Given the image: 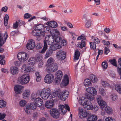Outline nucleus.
<instances>
[{
  "instance_id": "nucleus-20",
  "label": "nucleus",
  "mask_w": 121,
  "mask_h": 121,
  "mask_svg": "<svg viewBox=\"0 0 121 121\" xmlns=\"http://www.w3.org/2000/svg\"><path fill=\"white\" fill-rule=\"evenodd\" d=\"M118 67H117V71L119 75L120 76V78L121 79V58L118 59Z\"/></svg>"
},
{
  "instance_id": "nucleus-24",
  "label": "nucleus",
  "mask_w": 121,
  "mask_h": 121,
  "mask_svg": "<svg viewBox=\"0 0 121 121\" xmlns=\"http://www.w3.org/2000/svg\"><path fill=\"white\" fill-rule=\"evenodd\" d=\"M49 42V41L48 40H46L44 41V45L43 49L40 52L41 53H45L48 48L47 43H48Z\"/></svg>"
},
{
  "instance_id": "nucleus-56",
  "label": "nucleus",
  "mask_w": 121,
  "mask_h": 121,
  "mask_svg": "<svg viewBox=\"0 0 121 121\" xmlns=\"http://www.w3.org/2000/svg\"><path fill=\"white\" fill-rule=\"evenodd\" d=\"M102 65L103 68L104 69H106L108 66L107 64L106 61L103 62L102 63Z\"/></svg>"
},
{
  "instance_id": "nucleus-6",
  "label": "nucleus",
  "mask_w": 121,
  "mask_h": 121,
  "mask_svg": "<svg viewBox=\"0 0 121 121\" xmlns=\"http://www.w3.org/2000/svg\"><path fill=\"white\" fill-rule=\"evenodd\" d=\"M17 57L18 60L20 62H24L27 60L28 56L26 52H22L18 53Z\"/></svg>"
},
{
  "instance_id": "nucleus-9",
  "label": "nucleus",
  "mask_w": 121,
  "mask_h": 121,
  "mask_svg": "<svg viewBox=\"0 0 121 121\" xmlns=\"http://www.w3.org/2000/svg\"><path fill=\"white\" fill-rule=\"evenodd\" d=\"M54 75L51 73L47 74L45 76L44 79V82L47 83L49 84L53 81L54 78Z\"/></svg>"
},
{
  "instance_id": "nucleus-45",
  "label": "nucleus",
  "mask_w": 121,
  "mask_h": 121,
  "mask_svg": "<svg viewBox=\"0 0 121 121\" xmlns=\"http://www.w3.org/2000/svg\"><path fill=\"white\" fill-rule=\"evenodd\" d=\"M99 90L100 94L102 96H104L105 95V91L104 89L102 88H100Z\"/></svg>"
},
{
  "instance_id": "nucleus-12",
  "label": "nucleus",
  "mask_w": 121,
  "mask_h": 121,
  "mask_svg": "<svg viewBox=\"0 0 121 121\" xmlns=\"http://www.w3.org/2000/svg\"><path fill=\"white\" fill-rule=\"evenodd\" d=\"M35 43L34 40L32 39L30 40L26 45V48L29 50L33 49L35 47Z\"/></svg>"
},
{
  "instance_id": "nucleus-14",
  "label": "nucleus",
  "mask_w": 121,
  "mask_h": 121,
  "mask_svg": "<svg viewBox=\"0 0 121 121\" xmlns=\"http://www.w3.org/2000/svg\"><path fill=\"white\" fill-rule=\"evenodd\" d=\"M83 107L86 109L88 110H92L94 108L91 102L87 101L85 104L83 105Z\"/></svg>"
},
{
  "instance_id": "nucleus-27",
  "label": "nucleus",
  "mask_w": 121,
  "mask_h": 121,
  "mask_svg": "<svg viewBox=\"0 0 121 121\" xmlns=\"http://www.w3.org/2000/svg\"><path fill=\"white\" fill-rule=\"evenodd\" d=\"M47 24L50 27L53 28H56L58 26L56 22L54 21L48 22Z\"/></svg>"
},
{
  "instance_id": "nucleus-30",
  "label": "nucleus",
  "mask_w": 121,
  "mask_h": 121,
  "mask_svg": "<svg viewBox=\"0 0 121 121\" xmlns=\"http://www.w3.org/2000/svg\"><path fill=\"white\" fill-rule=\"evenodd\" d=\"M36 58L34 57H31L28 62V64L30 65H34L36 62Z\"/></svg>"
},
{
  "instance_id": "nucleus-15",
  "label": "nucleus",
  "mask_w": 121,
  "mask_h": 121,
  "mask_svg": "<svg viewBox=\"0 0 121 121\" xmlns=\"http://www.w3.org/2000/svg\"><path fill=\"white\" fill-rule=\"evenodd\" d=\"M23 88V86L21 85H16L14 87V90L15 93L17 94L21 93L22 90Z\"/></svg>"
},
{
  "instance_id": "nucleus-17",
  "label": "nucleus",
  "mask_w": 121,
  "mask_h": 121,
  "mask_svg": "<svg viewBox=\"0 0 121 121\" xmlns=\"http://www.w3.org/2000/svg\"><path fill=\"white\" fill-rule=\"evenodd\" d=\"M34 30L37 31L39 32L43 30L44 28V26L42 24H39L34 26L33 28Z\"/></svg>"
},
{
  "instance_id": "nucleus-46",
  "label": "nucleus",
  "mask_w": 121,
  "mask_h": 121,
  "mask_svg": "<svg viewBox=\"0 0 121 121\" xmlns=\"http://www.w3.org/2000/svg\"><path fill=\"white\" fill-rule=\"evenodd\" d=\"M35 75L36 77V81L37 82H39L41 80V76L38 72L35 73Z\"/></svg>"
},
{
  "instance_id": "nucleus-3",
  "label": "nucleus",
  "mask_w": 121,
  "mask_h": 121,
  "mask_svg": "<svg viewBox=\"0 0 121 121\" xmlns=\"http://www.w3.org/2000/svg\"><path fill=\"white\" fill-rule=\"evenodd\" d=\"M8 37V35L6 32H5L3 34L2 33L0 32V52H3L4 51L3 48L0 47L4 44Z\"/></svg>"
},
{
  "instance_id": "nucleus-62",
  "label": "nucleus",
  "mask_w": 121,
  "mask_h": 121,
  "mask_svg": "<svg viewBox=\"0 0 121 121\" xmlns=\"http://www.w3.org/2000/svg\"><path fill=\"white\" fill-rule=\"evenodd\" d=\"M42 46L43 45L42 44L40 43H39L37 44L36 48L37 49H39L42 48Z\"/></svg>"
},
{
  "instance_id": "nucleus-48",
  "label": "nucleus",
  "mask_w": 121,
  "mask_h": 121,
  "mask_svg": "<svg viewBox=\"0 0 121 121\" xmlns=\"http://www.w3.org/2000/svg\"><path fill=\"white\" fill-rule=\"evenodd\" d=\"M26 104V102L24 100H21L19 102L20 106L21 107H24Z\"/></svg>"
},
{
  "instance_id": "nucleus-16",
  "label": "nucleus",
  "mask_w": 121,
  "mask_h": 121,
  "mask_svg": "<svg viewBox=\"0 0 121 121\" xmlns=\"http://www.w3.org/2000/svg\"><path fill=\"white\" fill-rule=\"evenodd\" d=\"M86 91L87 92L93 95H96L97 94L96 89L92 87H89L86 88Z\"/></svg>"
},
{
  "instance_id": "nucleus-40",
  "label": "nucleus",
  "mask_w": 121,
  "mask_h": 121,
  "mask_svg": "<svg viewBox=\"0 0 121 121\" xmlns=\"http://www.w3.org/2000/svg\"><path fill=\"white\" fill-rule=\"evenodd\" d=\"M109 62L113 65L116 67H118V64L117 65V61L115 59H110L109 60Z\"/></svg>"
},
{
  "instance_id": "nucleus-63",
  "label": "nucleus",
  "mask_w": 121,
  "mask_h": 121,
  "mask_svg": "<svg viewBox=\"0 0 121 121\" xmlns=\"http://www.w3.org/2000/svg\"><path fill=\"white\" fill-rule=\"evenodd\" d=\"M108 48L105 47L104 48V53L105 54L107 55L109 52L110 50Z\"/></svg>"
},
{
  "instance_id": "nucleus-36",
  "label": "nucleus",
  "mask_w": 121,
  "mask_h": 121,
  "mask_svg": "<svg viewBox=\"0 0 121 121\" xmlns=\"http://www.w3.org/2000/svg\"><path fill=\"white\" fill-rule=\"evenodd\" d=\"M90 78L93 82H97L98 79L96 76L93 74H91L90 76Z\"/></svg>"
},
{
  "instance_id": "nucleus-61",
  "label": "nucleus",
  "mask_w": 121,
  "mask_h": 121,
  "mask_svg": "<svg viewBox=\"0 0 121 121\" xmlns=\"http://www.w3.org/2000/svg\"><path fill=\"white\" fill-rule=\"evenodd\" d=\"M92 39H93V41L95 43L99 44L100 42L99 40L97 38L95 37L93 39L92 38Z\"/></svg>"
},
{
  "instance_id": "nucleus-44",
  "label": "nucleus",
  "mask_w": 121,
  "mask_h": 121,
  "mask_svg": "<svg viewBox=\"0 0 121 121\" xmlns=\"http://www.w3.org/2000/svg\"><path fill=\"white\" fill-rule=\"evenodd\" d=\"M82 98H80L79 100V102L83 106L86 103V99L84 97H82Z\"/></svg>"
},
{
  "instance_id": "nucleus-26",
  "label": "nucleus",
  "mask_w": 121,
  "mask_h": 121,
  "mask_svg": "<svg viewBox=\"0 0 121 121\" xmlns=\"http://www.w3.org/2000/svg\"><path fill=\"white\" fill-rule=\"evenodd\" d=\"M10 71L12 74H15L18 73V69L16 67L13 66L10 68Z\"/></svg>"
},
{
  "instance_id": "nucleus-34",
  "label": "nucleus",
  "mask_w": 121,
  "mask_h": 121,
  "mask_svg": "<svg viewBox=\"0 0 121 121\" xmlns=\"http://www.w3.org/2000/svg\"><path fill=\"white\" fill-rule=\"evenodd\" d=\"M84 84L85 86H91V81L89 79H86L84 81Z\"/></svg>"
},
{
  "instance_id": "nucleus-47",
  "label": "nucleus",
  "mask_w": 121,
  "mask_h": 121,
  "mask_svg": "<svg viewBox=\"0 0 121 121\" xmlns=\"http://www.w3.org/2000/svg\"><path fill=\"white\" fill-rule=\"evenodd\" d=\"M31 108H30V107L28 105H27L25 107V111L26 113L27 114L30 113V110Z\"/></svg>"
},
{
  "instance_id": "nucleus-41",
  "label": "nucleus",
  "mask_w": 121,
  "mask_h": 121,
  "mask_svg": "<svg viewBox=\"0 0 121 121\" xmlns=\"http://www.w3.org/2000/svg\"><path fill=\"white\" fill-rule=\"evenodd\" d=\"M91 20L90 19L86 21L85 24V27L86 28H89L91 26Z\"/></svg>"
},
{
  "instance_id": "nucleus-8",
  "label": "nucleus",
  "mask_w": 121,
  "mask_h": 121,
  "mask_svg": "<svg viewBox=\"0 0 121 121\" xmlns=\"http://www.w3.org/2000/svg\"><path fill=\"white\" fill-rule=\"evenodd\" d=\"M65 105L60 104L59 106V110L62 115L64 114L66 112L67 110L69 111H70L69 107L68 105L65 104Z\"/></svg>"
},
{
  "instance_id": "nucleus-55",
  "label": "nucleus",
  "mask_w": 121,
  "mask_h": 121,
  "mask_svg": "<svg viewBox=\"0 0 121 121\" xmlns=\"http://www.w3.org/2000/svg\"><path fill=\"white\" fill-rule=\"evenodd\" d=\"M56 75L57 76L61 77H62L63 74L61 71L58 70L56 72Z\"/></svg>"
},
{
  "instance_id": "nucleus-53",
  "label": "nucleus",
  "mask_w": 121,
  "mask_h": 121,
  "mask_svg": "<svg viewBox=\"0 0 121 121\" xmlns=\"http://www.w3.org/2000/svg\"><path fill=\"white\" fill-rule=\"evenodd\" d=\"M104 121H116L113 118L110 117H107L105 119Z\"/></svg>"
},
{
  "instance_id": "nucleus-21",
  "label": "nucleus",
  "mask_w": 121,
  "mask_h": 121,
  "mask_svg": "<svg viewBox=\"0 0 121 121\" xmlns=\"http://www.w3.org/2000/svg\"><path fill=\"white\" fill-rule=\"evenodd\" d=\"M34 102L38 107L41 106L43 104L42 100L39 97L36 98L35 99Z\"/></svg>"
},
{
  "instance_id": "nucleus-4",
  "label": "nucleus",
  "mask_w": 121,
  "mask_h": 121,
  "mask_svg": "<svg viewBox=\"0 0 121 121\" xmlns=\"http://www.w3.org/2000/svg\"><path fill=\"white\" fill-rule=\"evenodd\" d=\"M51 90L48 88H45L42 90L41 98L44 99H47L50 96L51 94Z\"/></svg>"
},
{
  "instance_id": "nucleus-19",
  "label": "nucleus",
  "mask_w": 121,
  "mask_h": 121,
  "mask_svg": "<svg viewBox=\"0 0 121 121\" xmlns=\"http://www.w3.org/2000/svg\"><path fill=\"white\" fill-rule=\"evenodd\" d=\"M69 80L68 76L66 74L64 76V78L62 82V85L63 86H67L69 83Z\"/></svg>"
},
{
  "instance_id": "nucleus-52",
  "label": "nucleus",
  "mask_w": 121,
  "mask_h": 121,
  "mask_svg": "<svg viewBox=\"0 0 121 121\" xmlns=\"http://www.w3.org/2000/svg\"><path fill=\"white\" fill-rule=\"evenodd\" d=\"M90 47L92 49H95L96 48V45L95 43L93 42L90 43Z\"/></svg>"
},
{
  "instance_id": "nucleus-31",
  "label": "nucleus",
  "mask_w": 121,
  "mask_h": 121,
  "mask_svg": "<svg viewBox=\"0 0 121 121\" xmlns=\"http://www.w3.org/2000/svg\"><path fill=\"white\" fill-rule=\"evenodd\" d=\"M53 51L51 49H50L48 50L46 52L44 58L47 59L51 56L52 54Z\"/></svg>"
},
{
  "instance_id": "nucleus-29",
  "label": "nucleus",
  "mask_w": 121,
  "mask_h": 121,
  "mask_svg": "<svg viewBox=\"0 0 121 121\" xmlns=\"http://www.w3.org/2000/svg\"><path fill=\"white\" fill-rule=\"evenodd\" d=\"M54 105L53 102L52 101H47L45 104V107L49 109L52 108Z\"/></svg>"
},
{
  "instance_id": "nucleus-28",
  "label": "nucleus",
  "mask_w": 121,
  "mask_h": 121,
  "mask_svg": "<svg viewBox=\"0 0 121 121\" xmlns=\"http://www.w3.org/2000/svg\"><path fill=\"white\" fill-rule=\"evenodd\" d=\"M86 97V99L90 101H95V97L94 95L92 94H89L87 93H86L85 94Z\"/></svg>"
},
{
  "instance_id": "nucleus-37",
  "label": "nucleus",
  "mask_w": 121,
  "mask_h": 121,
  "mask_svg": "<svg viewBox=\"0 0 121 121\" xmlns=\"http://www.w3.org/2000/svg\"><path fill=\"white\" fill-rule=\"evenodd\" d=\"M54 61V59L52 57L49 58L48 60L46 66L47 67L53 64V62Z\"/></svg>"
},
{
  "instance_id": "nucleus-13",
  "label": "nucleus",
  "mask_w": 121,
  "mask_h": 121,
  "mask_svg": "<svg viewBox=\"0 0 121 121\" xmlns=\"http://www.w3.org/2000/svg\"><path fill=\"white\" fill-rule=\"evenodd\" d=\"M78 115L80 118H83L88 116L90 115V114L86 110L81 109L79 111Z\"/></svg>"
},
{
  "instance_id": "nucleus-60",
  "label": "nucleus",
  "mask_w": 121,
  "mask_h": 121,
  "mask_svg": "<svg viewBox=\"0 0 121 121\" xmlns=\"http://www.w3.org/2000/svg\"><path fill=\"white\" fill-rule=\"evenodd\" d=\"M102 41L103 42L104 44V45H107V48H109V45L110 44V43L109 41H105V40H103Z\"/></svg>"
},
{
  "instance_id": "nucleus-43",
  "label": "nucleus",
  "mask_w": 121,
  "mask_h": 121,
  "mask_svg": "<svg viewBox=\"0 0 121 121\" xmlns=\"http://www.w3.org/2000/svg\"><path fill=\"white\" fill-rule=\"evenodd\" d=\"M28 105L30 106L31 109H35L37 107H38L34 102L33 103H31L30 104H29Z\"/></svg>"
},
{
  "instance_id": "nucleus-35",
  "label": "nucleus",
  "mask_w": 121,
  "mask_h": 121,
  "mask_svg": "<svg viewBox=\"0 0 121 121\" xmlns=\"http://www.w3.org/2000/svg\"><path fill=\"white\" fill-rule=\"evenodd\" d=\"M22 21L21 20H19L18 21H17L16 22L13 24V27L14 29H17L18 26H20L21 25V23Z\"/></svg>"
},
{
  "instance_id": "nucleus-59",
  "label": "nucleus",
  "mask_w": 121,
  "mask_h": 121,
  "mask_svg": "<svg viewBox=\"0 0 121 121\" xmlns=\"http://www.w3.org/2000/svg\"><path fill=\"white\" fill-rule=\"evenodd\" d=\"M62 78V77L57 76L55 79L56 82L58 83H59L61 80Z\"/></svg>"
},
{
  "instance_id": "nucleus-38",
  "label": "nucleus",
  "mask_w": 121,
  "mask_h": 121,
  "mask_svg": "<svg viewBox=\"0 0 121 121\" xmlns=\"http://www.w3.org/2000/svg\"><path fill=\"white\" fill-rule=\"evenodd\" d=\"M115 90L119 93L121 94V84L116 85L115 86Z\"/></svg>"
},
{
  "instance_id": "nucleus-22",
  "label": "nucleus",
  "mask_w": 121,
  "mask_h": 121,
  "mask_svg": "<svg viewBox=\"0 0 121 121\" xmlns=\"http://www.w3.org/2000/svg\"><path fill=\"white\" fill-rule=\"evenodd\" d=\"M62 47L60 45H59L58 43L54 44L50 46V48L52 50L54 51Z\"/></svg>"
},
{
  "instance_id": "nucleus-49",
  "label": "nucleus",
  "mask_w": 121,
  "mask_h": 121,
  "mask_svg": "<svg viewBox=\"0 0 121 121\" xmlns=\"http://www.w3.org/2000/svg\"><path fill=\"white\" fill-rule=\"evenodd\" d=\"M55 38L54 39V41L58 43L61 42L62 38L59 36H57L54 37Z\"/></svg>"
},
{
  "instance_id": "nucleus-42",
  "label": "nucleus",
  "mask_w": 121,
  "mask_h": 121,
  "mask_svg": "<svg viewBox=\"0 0 121 121\" xmlns=\"http://www.w3.org/2000/svg\"><path fill=\"white\" fill-rule=\"evenodd\" d=\"M5 57V56L4 55H0V63L1 65H4L5 61L4 59Z\"/></svg>"
},
{
  "instance_id": "nucleus-57",
  "label": "nucleus",
  "mask_w": 121,
  "mask_h": 121,
  "mask_svg": "<svg viewBox=\"0 0 121 121\" xmlns=\"http://www.w3.org/2000/svg\"><path fill=\"white\" fill-rule=\"evenodd\" d=\"M112 100L114 101L116 100L118 98L117 95L115 94H112Z\"/></svg>"
},
{
  "instance_id": "nucleus-11",
  "label": "nucleus",
  "mask_w": 121,
  "mask_h": 121,
  "mask_svg": "<svg viewBox=\"0 0 121 121\" xmlns=\"http://www.w3.org/2000/svg\"><path fill=\"white\" fill-rule=\"evenodd\" d=\"M58 66L56 64H54L47 67V70L48 72H51L56 70L58 68Z\"/></svg>"
},
{
  "instance_id": "nucleus-5",
  "label": "nucleus",
  "mask_w": 121,
  "mask_h": 121,
  "mask_svg": "<svg viewBox=\"0 0 121 121\" xmlns=\"http://www.w3.org/2000/svg\"><path fill=\"white\" fill-rule=\"evenodd\" d=\"M97 103L100 107L101 109L104 110L107 106L106 103L103 100L100 95H98L96 97Z\"/></svg>"
},
{
  "instance_id": "nucleus-51",
  "label": "nucleus",
  "mask_w": 121,
  "mask_h": 121,
  "mask_svg": "<svg viewBox=\"0 0 121 121\" xmlns=\"http://www.w3.org/2000/svg\"><path fill=\"white\" fill-rule=\"evenodd\" d=\"M102 84L104 87H107L109 86V84L107 82L103 81L102 82Z\"/></svg>"
},
{
  "instance_id": "nucleus-32",
  "label": "nucleus",
  "mask_w": 121,
  "mask_h": 121,
  "mask_svg": "<svg viewBox=\"0 0 121 121\" xmlns=\"http://www.w3.org/2000/svg\"><path fill=\"white\" fill-rule=\"evenodd\" d=\"M30 95V91L28 90H25L22 94L23 98L25 99H26Z\"/></svg>"
},
{
  "instance_id": "nucleus-2",
  "label": "nucleus",
  "mask_w": 121,
  "mask_h": 121,
  "mask_svg": "<svg viewBox=\"0 0 121 121\" xmlns=\"http://www.w3.org/2000/svg\"><path fill=\"white\" fill-rule=\"evenodd\" d=\"M30 81V76L27 74H25L18 78V82L22 85L28 83Z\"/></svg>"
},
{
  "instance_id": "nucleus-25",
  "label": "nucleus",
  "mask_w": 121,
  "mask_h": 121,
  "mask_svg": "<svg viewBox=\"0 0 121 121\" xmlns=\"http://www.w3.org/2000/svg\"><path fill=\"white\" fill-rule=\"evenodd\" d=\"M50 32L53 38L60 35L59 32L57 29L53 30L52 31H51Z\"/></svg>"
},
{
  "instance_id": "nucleus-58",
  "label": "nucleus",
  "mask_w": 121,
  "mask_h": 121,
  "mask_svg": "<svg viewBox=\"0 0 121 121\" xmlns=\"http://www.w3.org/2000/svg\"><path fill=\"white\" fill-rule=\"evenodd\" d=\"M32 16V15L30 14L26 13L24 14V17L25 19H27L30 18Z\"/></svg>"
},
{
  "instance_id": "nucleus-64",
  "label": "nucleus",
  "mask_w": 121,
  "mask_h": 121,
  "mask_svg": "<svg viewBox=\"0 0 121 121\" xmlns=\"http://www.w3.org/2000/svg\"><path fill=\"white\" fill-rule=\"evenodd\" d=\"M38 97V96L36 95V94L35 93L34 94H32L30 98L31 100H33L34 99H35L36 98Z\"/></svg>"
},
{
  "instance_id": "nucleus-23",
  "label": "nucleus",
  "mask_w": 121,
  "mask_h": 121,
  "mask_svg": "<svg viewBox=\"0 0 121 121\" xmlns=\"http://www.w3.org/2000/svg\"><path fill=\"white\" fill-rule=\"evenodd\" d=\"M97 119V116L95 114L91 115L89 116L87 121H96Z\"/></svg>"
},
{
  "instance_id": "nucleus-10",
  "label": "nucleus",
  "mask_w": 121,
  "mask_h": 121,
  "mask_svg": "<svg viewBox=\"0 0 121 121\" xmlns=\"http://www.w3.org/2000/svg\"><path fill=\"white\" fill-rule=\"evenodd\" d=\"M50 113L53 117L56 119L59 117L60 115L59 112L56 108H53L51 109L50 111Z\"/></svg>"
},
{
  "instance_id": "nucleus-54",
  "label": "nucleus",
  "mask_w": 121,
  "mask_h": 121,
  "mask_svg": "<svg viewBox=\"0 0 121 121\" xmlns=\"http://www.w3.org/2000/svg\"><path fill=\"white\" fill-rule=\"evenodd\" d=\"M32 35L35 36H39V32L35 30H34L32 31Z\"/></svg>"
},
{
  "instance_id": "nucleus-1",
  "label": "nucleus",
  "mask_w": 121,
  "mask_h": 121,
  "mask_svg": "<svg viewBox=\"0 0 121 121\" xmlns=\"http://www.w3.org/2000/svg\"><path fill=\"white\" fill-rule=\"evenodd\" d=\"M67 91L66 90L62 92L60 91H56L53 93L55 97L59 98L63 101H65L68 97V95L66 93Z\"/></svg>"
},
{
  "instance_id": "nucleus-50",
  "label": "nucleus",
  "mask_w": 121,
  "mask_h": 121,
  "mask_svg": "<svg viewBox=\"0 0 121 121\" xmlns=\"http://www.w3.org/2000/svg\"><path fill=\"white\" fill-rule=\"evenodd\" d=\"M6 105V102L3 100H0V107L2 108L5 107Z\"/></svg>"
},
{
  "instance_id": "nucleus-7",
  "label": "nucleus",
  "mask_w": 121,
  "mask_h": 121,
  "mask_svg": "<svg viewBox=\"0 0 121 121\" xmlns=\"http://www.w3.org/2000/svg\"><path fill=\"white\" fill-rule=\"evenodd\" d=\"M66 53L62 50H59L56 54V57L57 59L60 60H63L66 57Z\"/></svg>"
},
{
  "instance_id": "nucleus-33",
  "label": "nucleus",
  "mask_w": 121,
  "mask_h": 121,
  "mask_svg": "<svg viewBox=\"0 0 121 121\" xmlns=\"http://www.w3.org/2000/svg\"><path fill=\"white\" fill-rule=\"evenodd\" d=\"M80 55V53L78 50H76L75 53V55L74 56V60H77L79 58Z\"/></svg>"
},
{
  "instance_id": "nucleus-18",
  "label": "nucleus",
  "mask_w": 121,
  "mask_h": 121,
  "mask_svg": "<svg viewBox=\"0 0 121 121\" xmlns=\"http://www.w3.org/2000/svg\"><path fill=\"white\" fill-rule=\"evenodd\" d=\"M21 71L22 72L25 73L30 71V67L26 65L23 64L21 68Z\"/></svg>"
},
{
  "instance_id": "nucleus-39",
  "label": "nucleus",
  "mask_w": 121,
  "mask_h": 121,
  "mask_svg": "<svg viewBox=\"0 0 121 121\" xmlns=\"http://www.w3.org/2000/svg\"><path fill=\"white\" fill-rule=\"evenodd\" d=\"M105 111L106 113L108 114H111L112 112V110L110 107L107 106L105 108Z\"/></svg>"
}]
</instances>
